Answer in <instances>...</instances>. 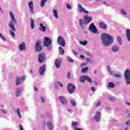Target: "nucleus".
I'll return each mask as SVG.
<instances>
[{"mask_svg": "<svg viewBox=\"0 0 130 130\" xmlns=\"http://www.w3.org/2000/svg\"><path fill=\"white\" fill-rule=\"evenodd\" d=\"M10 21L9 24V27L11 28V29L9 30V32L12 35V37H15V32L16 31V28H15L14 24H17V20L15 18V15L14 13L12 11H10Z\"/></svg>", "mask_w": 130, "mask_h": 130, "instance_id": "obj_1", "label": "nucleus"}, {"mask_svg": "<svg viewBox=\"0 0 130 130\" xmlns=\"http://www.w3.org/2000/svg\"><path fill=\"white\" fill-rule=\"evenodd\" d=\"M102 43L104 46L108 47L113 43V38L107 34H103L101 36Z\"/></svg>", "mask_w": 130, "mask_h": 130, "instance_id": "obj_2", "label": "nucleus"}, {"mask_svg": "<svg viewBox=\"0 0 130 130\" xmlns=\"http://www.w3.org/2000/svg\"><path fill=\"white\" fill-rule=\"evenodd\" d=\"M51 43L52 42L50 39L46 37L44 38V46H45V47H48V50H51V49H52V46H50Z\"/></svg>", "mask_w": 130, "mask_h": 130, "instance_id": "obj_3", "label": "nucleus"}, {"mask_svg": "<svg viewBox=\"0 0 130 130\" xmlns=\"http://www.w3.org/2000/svg\"><path fill=\"white\" fill-rule=\"evenodd\" d=\"M125 77V80L126 85H129L130 84V70L129 69H127L125 71L124 74Z\"/></svg>", "mask_w": 130, "mask_h": 130, "instance_id": "obj_4", "label": "nucleus"}, {"mask_svg": "<svg viewBox=\"0 0 130 130\" xmlns=\"http://www.w3.org/2000/svg\"><path fill=\"white\" fill-rule=\"evenodd\" d=\"M88 30L89 31H90V32H92V33H93V34H96V33H97L98 32L97 28H96V26H95L94 23H92L89 25Z\"/></svg>", "mask_w": 130, "mask_h": 130, "instance_id": "obj_5", "label": "nucleus"}, {"mask_svg": "<svg viewBox=\"0 0 130 130\" xmlns=\"http://www.w3.org/2000/svg\"><path fill=\"white\" fill-rule=\"evenodd\" d=\"M79 24L80 28L83 29L87 27V25H88V23L83 19H80L79 20Z\"/></svg>", "mask_w": 130, "mask_h": 130, "instance_id": "obj_6", "label": "nucleus"}, {"mask_svg": "<svg viewBox=\"0 0 130 130\" xmlns=\"http://www.w3.org/2000/svg\"><path fill=\"white\" fill-rule=\"evenodd\" d=\"M77 7L79 13H82L83 14H89V12L86 10V9H85L84 8H83V6H82V4H78Z\"/></svg>", "mask_w": 130, "mask_h": 130, "instance_id": "obj_7", "label": "nucleus"}, {"mask_svg": "<svg viewBox=\"0 0 130 130\" xmlns=\"http://www.w3.org/2000/svg\"><path fill=\"white\" fill-rule=\"evenodd\" d=\"M25 80H26V76H25L17 78L16 80V85H20V84L23 83Z\"/></svg>", "mask_w": 130, "mask_h": 130, "instance_id": "obj_8", "label": "nucleus"}, {"mask_svg": "<svg viewBox=\"0 0 130 130\" xmlns=\"http://www.w3.org/2000/svg\"><path fill=\"white\" fill-rule=\"evenodd\" d=\"M18 49L20 51H25L26 50V43L22 42L18 45Z\"/></svg>", "mask_w": 130, "mask_h": 130, "instance_id": "obj_9", "label": "nucleus"}, {"mask_svg": "<svg viewBox=\"0 0 130 130\" xmlns=\"http://www.w3.org/2000/svg\"><path fill=\"white\" fill-rule=\"evenodd\" d=\"M28 7L29 9V12L30 14L33 15L34 14L35 11H34V6L33 5V2L30 1L28 3Z\"/></svg>", "mask_w": 130, "mask_h": 130, "instance_id": "obj_10", "label": "nucleus"}, {"mask_svg": "<svg viewBox=\"0 0 130 130\" xmlns=\"http://www.w3.org/2000/svg\"><path fill=\"white\" fill-rule=\"evenodd\" d=\"M75 88L76 87H75V85H73L71 83L68 84V90L70 94H73V93H74V91H75Z\"/></svg>", "mask_w": 130, "mask_h": 130, "instance_id": "obj_11", "label": "nucleus"}, {"mask_svg": "<svg viewBox=\"0 0 130 130\" xmlns=\"http://www.w3.org/2000/svg\"><path fill=\"white\" fill-rule=\"evenodd\" d=\"M58 42L61 46H62V47H64L66 46V42H64V40L62 37L59 36L58 37Z\"/></svg>", "mask_w": 130, "mask_h": 130, "instance_id": "obj_12", "label": "nucleus"}, {"mask_svg": "<svg viewBox=\"0 0 130 130\" xmlns=\"http://www.w3.org/2000/svg\"><path fill=\"white\" fill-rule=\"evenodd\" d=\"M40 45V42H39V41H37L35 45L36 51H37V52L41 51V50H42V47Z\"/></svg>", "mask_w": 130, "mask_h": 130, "instance_id": "obj_13", "label": "nucleus"}, {"mask_svg": "<svg viewBox=\"0 0 130 130\" xmlns=\"http://www.w3.org/2000/svg\"><path fill=\"white\" fill-rule=\"evenodd\" d=\"M83 20L86 22L87 24H89L92 21V17L89 16L88 15L86 14L83 16Z\"/></svg>", "mask_w": 130, "mask_h": 130, "instance_id": "obj_14", "label": "nucleus"}, {"mask_svg": "<svg viewBox=\"0 0 130 130\" xmlns=\"http://www.w3.org/2000/svg\"><path fill=\"white\" fill-rule=\"evenodd\" d=\"M46 26H47L46 24H43L42 23H40V27L39 28L40 31H41V32H45V31H46Z\"/></svg>", "mask_w": 130, "mask_h": 130, "instance_id": "obj_15", "label": "nucleus"}, {"mask_svg": "<svg viewBox=\"0 0 130 130\" xmlns=\"http://www.w3.org/2000/svg\"><path fill=\"white\" fill-rule=\"evenodd\" d=\"M46 68L45 65H43L39 69V74L40 76H43L44 75V73H45V69Z\"/></svg>", "mask_w": 130, "mask_h": 130, "instance_id": "obj_16", "label": "nucleus"}, {"mask_svg": "<svg viewBox=\"0 0 130 130\" xmlns=\"http://www.w3.org/2000/svg\"><path fill=\"white\" fill-rule=\"evenodd\" d=\"M45 59V55L44 53L40 54L39 55V62L41 63Z\"/></svg>", "mask_w": 130, "mask_h": 130, "instance_id": "obj_17", "label": "nucleus"}, {"mask_svg": "<svg viewBox=\"0 0 130 130\" xmlns=\"http://www.w3.org/2000/svg\"><path fill=\"white\" fill-rule=\"evenodd\" d=\"M59 99L61 103L62 104H63V105H66V104H67L68 101L64 97L60 96Z\"/></svg>", "mask_w": 130, "mask_h": 130, "instance_id": "obj_18", "label": "nucleus"}, {"mask_svg": "<svg viewBox=\"0 0 130 130\" xmlns=\"http://www.w3.org/2000/svg\"><path fill=\"white\" fill-rule=\"evenodd\" d=\"M112 51L113 52H117V51H119V46L115 45H113L112 47Z\"/></svg>", "mask_w": 130, "mask_h": 130, "instance_id": "obj_19", "label": "nucleus"}, {"mask_svg": "<svg viewBox=\"0 0 130 130\" xmlns=\"http://www.w3.org/2000/svg\"><path fill=\"white\" fill-rule=\"evenodd\" d=\"M100 116H101V113H100L99 111L96 112L94 118V119H95L96 121H99V120H100Z\"/></svg>", "mask_w": 130, "mask_h": 130, "instance_id": "obj_20", "label": "nucleus"}, {"mask_svg": "<svg viewBox=\"0 0 130 130\" xmlns=\"http://www.w3.org/2000/svg\"><path fill=\"white\" fill-rule=\"evenodd\" d=\"M55 67L58 69L59 67H60V64L61 63V61L60 60L56 59L54 62Z\"/></svg>", "mask_w": 130, "mask_h": 130, "instance_id": "obj_21", "label": "nucleus"}, {"mask_svg": "<svg viewBox=\"0 0 130 130\" xmlns=\"http://www.w3.org/2000/svg\"><path fill=\"white\" fill-rule=\"evenodd\" d=\"M22 92H23V89L21 88H17L15 92L16 97L20 96V94H21Z\"/></svg>", "mask_w": 130, "mask_h": 130, "instance_id": "obj_22", "label": "nucleus"}, {"mask_svg": "<svg viewBox=\"0 0 130 130\" xmlns=\"http://www.w3.org/2000/svg\"><path fill=\"white\" fill-rule=\"evenodd\" d=\"M99 26L100 28H101L102 29H107V25L103 22H100L99 24Z\"/></svg>", "mask_w": 130, "mask_h": 130, "instance_id": "obj_23", "label": "nucleus"}, {"mask_svg": "<svg viewBox=\"0 0 130 130\" xmlns=\"http://www.w3.org/2000/svg\"><path fill=\"white\" fill-rule=\"evenodd\" d=\"M126 36L127 38L128 41H130V29H127L126 30Z\"/></svg>", "mask_w": 130, "mask_h": 130, "instance_id": "obj_24", "label": "nucleus"}, {"mask_svg": "<svg viewBox=\"0 0 130 130\" xmlns=\"http://www.w3.org/2000/svg\"><path fill=\"white\" fill-rule=\"evenodd\" d=\"M47 125L49 129H52L53 128V125L52 124V122L50 121L47 122Z\"/></svg>", "mask_w": 130, "mask_h": 130, "instance_id": "obj_25", "label": "nucleus"}, {"mask_svg": "<svg viewBox=\"0 0 130 130\" xmlns=\"http://www.w3.org/2000/svg\"><path fill=\"white\" fill-rule=\"evenodd\" d=\"M53 14L55 19H58V13L57 12V10L55 9L53 10Z\"/></svg>", "mask_w": 130, "mask_h": 130, "instance_id": "obj_26", "label": "nucleus"}, {"mask_svg": "<svg viewBox=\"0 0 130 130\" xmlns=\"http://www.w3.org/2000/svg\"><path fill=\"white\" fill-rule=\"evenodd\" d=\"M107 70L108 72H109L111 76H114V73H113V71H111V68H110L109 66L107 67Z\"/></svg>", "mask_w": 130, "mask_h": 130, "instance_id": "obj_27", "label": "nucleus"}, {"mask_svg": "<svg viewBox=\"0 0 130 130\" xmlns=\"http://www.w3.org/2000/svg\"><path fill=\"white\" fill-rule=\"evenodd\" d=\"M15 113L17 115H18V116L19 118H21L22 117V116L21 115V113H20V109L19 108H17L15 110Z\"/></svg>", "mask_w": 130, "mask_h": 130, "instance_id": "obj_28", "label": "nucleus"}, {"mask_svg": "<svg viewBox=\"0 0 130 130\" xmlns=\"http://www.w3.org/2000/svg\"><path fill=\"white\" fill-rule=\"evenodd\" d=\"M79 125H80V124H79V122H73L72 123V126L73 127H75V128H76L77 127V126H79Z\"/></svg>", "mask_w": 130, "mask_h": 130, "instance_id": "obj_29", "label": "nucleus"}, {"mask_svg": "<svg viewBox=\"0 0 130 130\" xmlns=\"http://www.w3.org/2000/svg\"><path fill=\"white\" fill-rule=\"evenodd\" d=\"M117 41L120 45H122V42L121 41V37L118 36L117 37Z\"/></svg>", "mask_w": 130, "mask_h": 130, "instance_id": "obj_30", "label": "nucleus"}, {"mask_svg": "<svg viewBox=\"0 0 130 130\" xmlns=\"http://www.w3.org/2000/svg\"><path fill=\"white\" fill-rule=\"evenodd\" d=\"M85 80H86V76H83L80 78V81L81 83H84Z\"/></svg>", "mask_w": 130, "mask_h": 130, "instance_id": "obj_31", "label": "nucleus"}, {"mask_svg": "<svg viewBox=\"0 0 130 130\" xmlns=\"http://www.w3.org/2000/svg\"><path fill=\"white\" fill-rule=\"evenodd\" d=\"M47 2V0H41V7L43 8L44 7V5H45V3Z\"/></svg>", "mask_w": 130, "mask_h": 130, "instance_id": "obj_32", "label": "nucleus"}, {"mask_svg": "<svg viewBox=\"0 0 130 130\" xmlns=\"http://www.w3.org/2000/svg\"><path fill=\"white\" fill-rule=\"evenodd\" d=\"M30 27L31 29H34V20L32 18L30 19Z\"/></svg>", "mask_w": 130, "mask_h": 130, "instance_id": "obj_33", "label": "nucleus"}, {"mask_svg": "<svg viewBox=\"0 0 130 130\" xmlns=\"http://www.w3.org/2000/svg\"><path fill=\"white\" fill-rule=\"evenodd\" d=\"M59 51L60 54H63L64 53V50L61 48V47H59Z\"/></svg>", "mask_w": 130, "mask_h": 130, "instance_id": "obj_34", "label": "nucleus"}, {"mask_svg": "<svg viewBox=\"0 0 130 130\" xmlns=\"http://www.w3.org/2000/svg\"><path fill=\"white\" fill-rule=\"evenodd\" d=\"M103 4L105 5V6H106L107 7H110V6H111V3L110 2V1H108L107 2H104Z\"/></svg>", "mask_w": 130, "mask_h": 130, "instance_id": "obj_35", "label": "nucleus"}, {"mask_svg": "<svg viewBox=\"0 0 130 130\" xmlns=\"http://www.w3.org/2000/svg\"><path fill=\"white\" fill-rule=\"evenodd\" d=\"M0 111L1 113H3V114H7V113H8V111L5 109H1Z\"/></svg>", "mask_w": 130, "mask_h": 130, "instance_id": "obj_36", "label": "nucleus"}, {"mask_svg": "<svg viewBox=\"0 0 130 130\" xmlns=\"http://www.w3.org/2000/svg\"><path fill=\"white\" fill-rule=\"evenodd\" d=\"M108 86L110 88H114V87H115L114 83H113V82H109L108 84Z\"/></svg>", "mask_w": 130, "mask_h": 130, "instance_id": "obj_37", "label": "nucleus"}, {"mask_svg": "<svg viewBox=\"0 0 130 130\" xmlns=\"http://www.w3.org/2000/svg\"><path fill=\"white\" fill-rule=\"evenodd\" d=\"M86 80H87V81L89 82V83H92V79H91L90 78V77H89V76H86Z\"/></svg>", "mask_w": 130, "mask_h": 130, "instance_id": "obj_38", "label": "nucleus"}, {"mask_svg": "<svg viewBox=\"0 0 130 130\" xmlns=\"http://www.w3.org/2000/svg\"><path fill=\"white\" fill-rule=\"evenodd\" d=\"M0 38L3 40V41H6V38L5 37V36H4V35H3V34H2V33L0 32Z\"/></svg>", "mask_w": 130, "mask_h": 130, "instance_id": "obj_39", "label": "nucleus"}, {"mask_svg": "<svg viewBox=\"0 0 130 130\" xmlns=\"http://www.w3.org/2000/svg\"><path fill=\"white\" fill-rule=\"evenodd\" d=\"M80 44L81 45H87V41H80L79 42Z\"/></svg>", "mask_w": 130, "mask_h": 130, "instance_id": "obj_40", "label": "nucleus"}, {"mask_svg": "<svg viewBox=\"0 0 130 130\" xmlns=\"http://www.w3.org/2000/svg\"><path fill=\"white\" fill-rule=\"evenodd\" d=\"M120 12L122 15H124L125 16H126V12H125V10H124V9H121Z\"/></svg>", "mask_w": 130, "mask_h": 130, "instance_id": "obj_41", "label": "nucleus"}, {"mask_svg": "<svg viewBox=\"0 0 130 130\" xmlns=\"http://www.w3.org/2000/svg\"><path fill=\"white\" fill-rule=\"evenodd\" d=\"M82 73H87V72H88V67L83 68L82 69Z\"/></svg>", "mask_w": 130, "mask_h": 130, "instance_id": "obj_42", "label": "nucleus"}, {"mask_svg": "<svg viewBox=\"0 0 130 130\" xmlns=\"http://www.w3.org/2000/svg\"><path fill=\"white\" fill-rule=\"evenodd\" d=\"M67 59H68L69 62H74V60H73V59L69 56H67Z\"/></svg>", "mask_w": 130, "mask_h": 130, "instance_id": "obj_43", "label": "nucleus"}, {"mask_svg": "<svg viewBox=\"0 0 130 130\" xmlns=\"http://www.w3.org/2000/svg\"><path fill=\"white\" fill-rule=\"evenodd\" d=\"M114 76L116 77V78H121V74H114Z\"/></svg>", "mask_w": 130, "mask_h": 130, "instance_id": "obj_44", "label": "nucleus"}, {"mask_svg": "<svg viewBox=\"0 0 130 130\" xmlns=\"http://www.w3.org/2000/svg\"><path fill=\"white\" fill-rule=\"evenodd\" d=\"M71 104L73 106H76V102L73 100L71 101Z\"/></svg>", "mask_w": 130, "mask_h": 130, "instance_id": "obj_45", "label": "nucleus"}, {"mask_svg": "<svg viewBox=\"0 0 130 130\" xmlns=\"http://www.w3.org/2000/svg\"><path fill=\"white\" fill-rule=\"evenodd\" d=\"M66 7L68 10H71V9H72V6L69 4H67Z\"/></svg>", "mask_w": 130, "mask_h": 130, "instance_id": "obj_46", "label": "nucleus"}, {"mask_svg": "<svg viewBox=\"0 0 130 130\" xmlns=\"http://www.w3.org/2000/svg\"><path fill=\"white\" fill-rule=\"evenodd\" d=\"M101 105V102H98V103H96L95 106V107H99Z\"/></svg>", "mask_w": 130, "mask_h": 130, "instance_id": "obj_47", "label": "nucleus"}, {"mask_svg": "<svg viewBox=\"0 0 130 130\" xmlns=\"http://www.w3.org/2000/svg\"><path fill=\"white\" fill-rule=\"evenodd\" d=\"M85 60L87 62H92V60L89 58H86Z\"/></svg>", "mask_w": 130, "mask_h": 130, "instance_id": "obj_48", "label": "nucleus"}, {"mask_svg": "<svg viewBox=\"0 0 130 130\" xmlns=\"http://www.w3.org/2000/svg\"><path fill=\"white\" fill-rule=\"evenodd\" d=\"M108 99L109 100H110V101H114V100H115V99H114V98H111V97H109Z\"/></svg>", "mask_w": 130, "mask_h": 130, "instance_id": "obj_49", "label": "nucleus"}, {"mask_svg": "<svg viewBox=\"0 0 130 130\" xmlns=\"http://www.w3.org/2000/svg\"><path fill=\"white\" fill-rule=\"evenodd\" d=\"M41 100L42 102H45V98L44 97H43V96H42L41 98Z\"/></svg>", "mask_w": 130, "mask_h": 130, "instance_id": "obj_50", "label": "nucleus"}, {"mask_svg": "<svg viewBox=\"0 0 130 130\" xmlns=\"http://www.w3.org/2000/svg\"><path fill=\"white\" fill-rule=\"evenodd\" d=\"M68 78L69 79H71V72H68Z\"/></svg>", "mask_w": 130, "mask_h": 130, "instance_id": "obj_51", "label": "nucleus"}, {"mask_svg": "<svg viewBox=\"0 0 130 130\" xmlns=\"http://www.w3.org/2000/svg\"><path fill=\"white\" fill-rule=\"evenodd\" d=\"M72 52L73 54H74L75 55H77L78 54V53L75 52V51L74 49H72Z\"/></svg>", "mask_w": 130, "mask_h": 130, "instance_id": "obj_52", "label": "nucleus"}, {"mask_svg": "<svg viewBox=\"0 0 130 130\" xmlns=\"http://www.w3.org/2000/svg\"><path fill=\"white\" fill-rule=\"evenodd\" d=\"M91 90L92 91V92H95V91H96V89L94 87H91Z\"/></svg>", "mask_w": 130, "mask_h": 130, "instance_id": "obj_53", "label": "nucleus"}, {"mask_svg": "<svg viewBox=\"0 0 130 130\" xmlns=\"http://www.w3.org/2000/svg\"><path fill=\"white\" fill-rule=\"evenodd\" d=\"M58 84L59 85V86H60V87H61V88H62V87H63V86L62 85V83L59 82H58Z\"/></svg>", "mask_w": 130, "mask_h": 130, "instance_id": "obj_54", "label": "nucleus"}, {"mask_svg": "<svg viewBox=\"0 0 130 130\" xmlns=\"http://www.w3.org/2000/svg\"><path fill=\"white\" fill-rule=\"evenodd\" d=\"M125 124H126L127 125H129V124H130V121H129V120L125 122Z\"/></svg>", "mask_w": 130, "mask_h": 130, "instance_id": "obj_55", "label": "nucleus"}, {"mask_svg": "<svg viewBox=\"0 0 130 130\" xmlns=\"http://www.w3.org/2000/svg\"><path fill=\"white\" fill-rule=\"evenodd\" d=\"M19 128L20 130H24L23 128V126H22L21 124L19 125Z\"/></svg>", "mask_w": 130, "mask_h": 130, "instance_id": "obj_56", "label": "nucleus"}, {"mask_svg": "<svg viewBox=\"0 0 130 130\" xmlns=\"http://www.w3.org/2000/svg\"><path fill=\"white\" fill-rule=\"evenodd\" d=\"M68 112H69L70 113H72V112H73V110H72V109H68Z\"/></svg>", "mask_w": 130, "mask_h": 130, "instance_id": "obj_57", "label": "nucleus"}, {"mask_svg": "<svg viewBox=\"0 0 130 130\" xmlns=\"http://www.w3.org/2000/svg\"><path fill=\"white\" fill-rule=\"evenodd\" d=\"M74 130H83V129L79 127H76V128H75Z\"/></svg>", "mask_w": 130, "mask_h": 130, "instance_id": "obj_58", "label": "nucleus"}, {"mask_svg": "<svg viewBox=\"0 0 130 130\" xmlns=\"http://www.w3.org/2000/svg\"><path fill=\"white\" fill-rule=\"evenodd\" d=\"M87 64L85 63H82L81 64L80 67H84V66H86Z\"/></svg>", "mask_w": 130, "mask_h": 130, "instance_id": "obj_59", "label": "nucleus"}, {"mask_svg": "<svg viewBox=\"0 0 130 130\" xmlns=\"http://www.w3.org/2000/svg\"><path fill=\"white\" fill-rule=\"evenodd\" d=\"M80 58H82V59H84L85 58V57L83 55H81L80 56Z\"/></svg>", "mask_w": 130, "mask_h": 130, "instance_id": "obj_60", "label": "nucleus"}, {"mask_svg": "<svg viewBox=\"0 0 130 130\" xmlns=\"http://www.w3.org/2000/svg\"><path fill=\"white\" fill-rule=\"evenodd\" d=\"M84 35H88V32H87V31H84Z\"/></svg>", "mask_w": 130, "mask_h": 130, "instance_id": "obj_61", "label": "nucleus"}, {"mask_svg": "<svg viewBox=\"0 0 130 130\" xmlns=\"http://www.w3.org/2000/svg\"><path fill=\"white\" fill-rule=\"evenodd\" d=\"M34 90L35 91H36V92H37L38 90H37V87L36 86L34 87Z\"/></svg>", "mask_w": 130, "mask_h": 130, "instance_id": "obj_62", "label": "nucleus"}, {"mask_svg": "<svg viewBox=\"0 0 130 130\" xmlns=\"http://www.w3.org/2000/svg\"><path fill=\"white\" fill-rule=\"evenodd\" d=\"M0 12H1V13H4V11H3V9H2V8H1V7H0Z\"/></svg>", "mask_w": 130, "mask_h": 130, "instance_id": "obj_63", "label": "nucleus"}, {"mask_svg": "<svg viewBox=\"0 0 130 130\" xmlns=\"http://www.w3.org/2000/svg\"><path fill=\"white\" fill-rule=\"evenodd\" d=\"M46 122H45V121H44V122H43V124H44V125H45Z\"/></svg>", "mask_w": 130, "mask_h": 130, "instance_id": "obj_64", "label": "nucleus"}]
</instances>
